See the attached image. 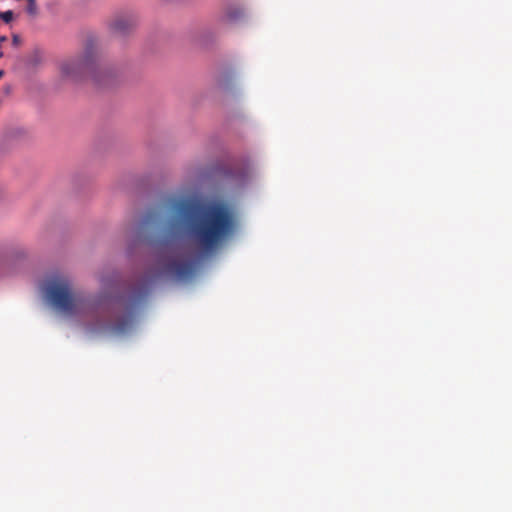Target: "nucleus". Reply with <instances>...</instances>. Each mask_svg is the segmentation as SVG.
I'll use <instances>...</instances> for the list:
<instances>
[{
  "mask_svg": "<svg viewBox=\"0 0 512 512\" xmlns=\"http://www.w3.org/2000/svg\"><path fill=\"white\" fill-rule=\"evenodd\" d=\"M157 275H145L127 293H91L71 290L68 277L52 272L40 284L47 302L69 316L104 315L108 320H137L147 307Z\"/></svg>",
  "mask_w": 512,
  "mask_h": 512,
  "instance_id": "f257e3e1",
  "label": "nucleus"
},
{
  "mask_svg": "<svg viewBox=\"0 0 512 512\" xmlns=\"http://www.w3.org/2000/svg\"><path fill=\"white\" fill-rule=\"evenodd\" d=\"M169 205L171 232L150 241V245L161 252L170 251L178 234H183L202 254H209L232 232L233 217L223 203L182 197L171 198Z\"/></svg>",
  "mask_w": 512,
  "mask_h": 512,
  "instance_id": "f03ea898",
  "label": "nucleus"
},
{
  "mask_svg": "<svg viewBox=\"0 0 512 512\" xmlns=\"http://www.w3.org/2000/svg\"><path fill=\"white\" fill-rule=\"evenodd\" d=\"M59 69L63 79L79 83L89 78L98 88L113 87L121 80L120 70L104 61L99 42L94 36L87 37L83 51L63 60Z\"/></svg>",
  "mask_w": 512,
  "mask_h": 512,
  "instance_id": "7ed1b4c3",
  "label": "nucleus"
},
{
  "mask_svg": "<svg viewBox=\"0 0 512 512\" xmlns=\"http://www.w3.org/2000/svg\"><path fill=\"white\" fill-rule=\"evenodd\" d=\"M250 162L244 158L239 166L229 167L223 164L216 165L213 174L233 187H244L248 183Z\"/></svg>",
  "mask_w": 512,
  "mask_h": 512,
  "instance_id": "20e7f679",
  "label": "nucleus"
},
{
  "mask_svg": "<svg viewBox=\"0 0 512 512\" xmlns=\"http://www.w3.org/2000/svg\"><path fill=\"white\" fill-rule=\"evenodd\" d=\"M195 265V259L179 260L173 256H168L159 274L177 280H185L192 276Z\"/></svg>",
  "mask_w": 512,
  "mask_h": 512,
  "instance_id": "39448f33",
  "label": "nucleus"
},
{
  "mask_svg": "<svg viewBox=\"0 0 512 512\" xmlns=\"http://www.w3.org/2000/svg\"><path fill=\"white\" fill-rule=\"evenodd\" d=\"M26 260V255L21 250L6 252L0 257V275H12L19 271Z\"/></svg>",
  "mask_w": 512,
  "mask_h": 512,
  "instance_id": "423d86ee",
  "label": "nucleus"
},
{
  "mask_svg": "<svg viewBox=\"0 0 512 512\" xmlns=\"http://www.w3.org/2000/svg\"><path fill=\"white\" fill-rule=\"evenodd\" d=\"M137 20L133 15L117 17L111 23L112 32L120 37L129 35L136 27Z\"/></svg>",
  "mask_w": 512,
  "mask_h": 512,
  "instance_id": "0eeeda50",
  "label": "nucleus"
},
{
  "mask_svg": "<svg viewBox=\"0 0 512 512\" xmlns=\"http://www.w3.org/2000/svg\"><path fill=\"white\" fill-rule=\"evenodd\" d=\"M43 59L42 49L36 47L24 57L23 66L27 71L34 72L41 66Z\"/></svg>",
  "mask_w": 512,
  "mask_h": 512,
  "instance_id": "6e6552de",
  "label": "nucleus"
},
{
  "mask_svg": "<svg viewBox=\"0 0 512 512\" xmlns=\"http://www.w3.org/2000/svg\"><path fill=\"white\" fill-rule=\"evenodd\" d=\"M246 13L244 8L240 6H230L228 7L224 19L226 22L235 24L242 21L245 17Z\"/></svg>",
  "mask_w": 512,
  "mask_h": 512,
  "instance_id": "1a4fd4ad",
  "label": "nucleus"
},
{
  "mask_svg": "<svg viewBox=\"0 0 512 512\" xmlns=\"http://www.w3.org/2000/svg\"><path fill=\"white\" fill-rule=\"evenodd\" d=\"M157 220V214L154 211H147L139 222V228L150 226Z\"/></svg>",
  "mask_w": 512,
  "mask_h": 512,
  "instance_id": "9d476101",
  "label": "nucleus"
},
{
  "mask_svg": "<svg viewBox=\"0 0 512 512\" xmlns=\"http://www.w3.org/2000/svg\"><path fill=\"white\" fill-rule=\"evenodd\" d=\"M13 17H14V13L12 10L0 12V19L3 20L7 24L13 20Z\"/></svg>",
  "mask_w": 512,
  "mask_h": 512,
  "instance_id": "9b49d317",
  "label": "nucleus"
},
{
  "mask_svg": "<svg viewBox=\"0 0 512 512\" xmlns=\"http://www.w3.org/2000/svg\"><path fill=\"white\" fill-rule=\"evenodd\" d=\"M26 12L31 15V16H34L37 14V4H36V1H30L28 2L27 4V7H26Z\"/></svg>",
  "mask_w": 512,
  "mask_h": 512,
  "instance_id": "f8f14e48",
  "label": "nucleus"
},
{
  "mask_svg": "<svg viewBox=\"0 0 512 512\" xmlns=\"http://www.w3.org/2000/svg\"><path fill=\"white\" fill-rule=\"evenodd\" d=\"M232 78V74L230 72L225 73L224 78L219 80V86L223 89L228 88V81Z\"/></svg>",
  "mask_w": 512,
  "mask_h": 512,
  "instance_id": "ddd939ff",
  "label": "nucleus"
},
{
  "mask_svg": "<svg viewBox=\"0 0 512 512\" xmlns=\"http://www.w3.org/2000/svg\"><path fill=\"white\" fill-rule=\"evenodd\" d=\"M117 325L113 328L114 330L116 331H122L124 330L127 326L133 324L134 322H126V321H123V322H115Z\"/></svg>",
  "mask_w": 512,
  "mask_h": 512,
  "instance_id": "4468645a",
  "label": "nucleus"
},
{
  "mask_svg": "<svg viewBox=\"0 0 512 512\" xmlns=\"http://www.w3.org/2000/svg\"><path fill=\"white\" fill-rule=\"evenodd\" d=\"M21 42V39L18 35L14 34L13 37H12V43L14 46H17L19 45Z\"/></svg>",
  "mask_w": 512,
  "mask_h": 512,
  "instance_id": "2eb2a0df",
  "label": "nucleus"
},
{
  "mask_svg": "<svg viewBox=\"0 0 512 512\" xmlns=\"http://www.w3.org/2000/svg\"><path fill=\"white\" fill-rule=\"evenodd\" d=\"M7 41V36L0 35V43Z\"/></svg>",
  "mask_w": 512,
  "mask_h": 512,
  "instance_id": "dca6fc26",
  "label": "nucleus"
},
{
  "mask_svg": "<svg viewBox=\"0 0 512 512\" xmlns=\"http://www.w3.org/2000/svg\"><path fill=\"white\" fill-rule=\"evenodd\" d=\"M4 72L0 70V78L3 76Z\"/></svg>",
  "mask_w": 512,
  "mask_h": 512,
  "instance_id": "f3484780",
  "label": "nucleus"
},
{
  "mask_svg": "<svg viewBox=\"0 0 512 512\" xmlns=\"http://www.w3.org/2000/svg\"><path fill=\"white\" fill-rule=\"evenodd\" d=\"M2 56V53H0V57Z\"/></svg>",
  "mask_w": 512,
  "mask_h": 512,
  "instance_id": "a211bd4d",
  "label": "nucleus"
}]
</instances>
